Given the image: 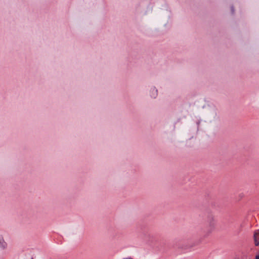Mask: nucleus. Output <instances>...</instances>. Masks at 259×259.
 <instances>
[{"label":"nucleus","mask_w":259,"mask_h":259,"mask_svg":"<svg viewBox=\"0 0 259 259\" xmlns=\"http://www.w3.org/2000/svg\"><path fill=\"white\" fill-rule=\"evenodd\" d=\"M206 221L207 223H208L210 227H213L214 225V219L213 216L210 214L207 215V218H206Z\"/></svg>","instance_id":"obj_1"},{"label":"nucleus","mask_w":259,"mask_h":259,"mask_svg":"<svg viewBox=\"0 0 259 259\" xmlns=\"http://www.w3.org/2000/svg\"><path fill=\"white\" fill-rule=\"evenodd\" d=\"M254 242L255 246L259 245V230L254 231L253 234Z\"/></svg>","instance_id":"obj_2"},{"label":"nucleus","mask_w":259,"mask_h":259,"mask_svg":"<svg viewBox=\"0 0 259 259\" xmlns=\"http://www.w3.org/2000/svg\"><path fill=\"white\" fill-rule=\"evenodd\" d=\"M7 247V243L5 241L3 236H0V248L5 249Z\"/></svg>","instance_id":"obj_3"},{"label":"nucleus","mask_w":259,"mask_h":259,"mask_svg":"<svg viewBox=\"0 0 259 259\" xmlns=\"http://www.w3.org/2000/svg\"><path fill=\"white\" fill-rule=\"evenodd\" d=\"M236 259H249L248 256L246 254H243L240 257H238Z\"/></svg>","instance_id":"obj_4"},{"label":"nucleus","mask_w":259,"mask_h":259,"mask_svg":"<svg viewBox=\"0 0 259 259\" xmlns=\"http://www.w3.org/2000/svg\"><path fill=\"white\" fill-rule=\"evenodd\" d=\"M255 259H259V254L255 256Z\"/></svg>","instance_id":"obj_5"},{"label":"nucleus","mask_w":259,"mask_h":259,"mask_svg":"<svg viewBox=\"0 0 259 259\" xmlns=\"http://www.w3.org/2000/svg\"><path fill=\"white\" fill-rule=\"evenodd\" d=\"M31 259H33V258H31Z\"/></svg>","instance_id":"obj_6"}]
</instances>
